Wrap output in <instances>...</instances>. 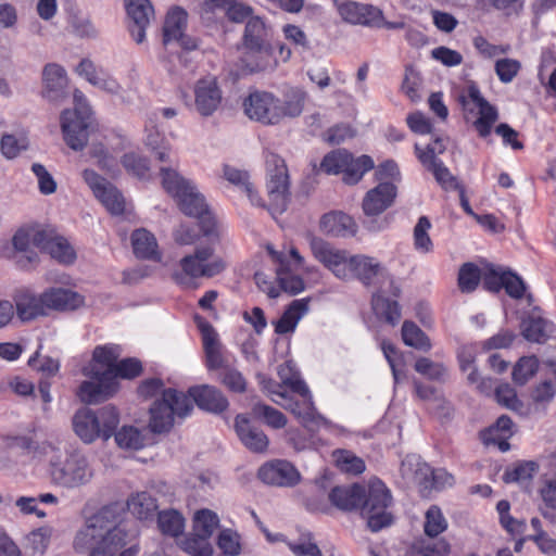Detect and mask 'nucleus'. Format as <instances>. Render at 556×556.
Returning a JSON list of instances; mask_svg holds the SVG:
<instances>
[{
	"mask_svg": "<svg viewBox=\"0 0 556 556\" xmlns=\"http://www.w3.org/2000/svg\"><path fill=\"white\" fill-rule=\"evenodd\" d=\"M108 514V510H101L87 519L75 535L74 549L88 553V556H136L139 547H126L127 532L109 520Z\"/></svg>",
	"mask_w": 556,
	"mask_h": 556,
	"instance_id": "f257e3e1",
	"label": "nucleus"
},
{
	"mask_svg": "<svg viewBox=\"0 0 556 556\" xmlns=\"http://www.w3.org/2000/svg\"><path fill=\"white\" fill-rule=\"evenodd\" d=\"M309 248L313 256L342 280L356 279L363 286L374 285L383 267L379 261L365 254L350 255L348 251L334 248L326 240L311 236Z\"/></svg>",
	"mask_w": 556,
	"mask_h": 556,
	"instance_id": "f03ea898",
	"label": "nucleus"
},
{
	"mask_svg": "<svg viewBox=\"0 0 556 556\" xmlns=\"http://www.w3.org/2000/svg\"><path fill=\"white\" fill-rule=\"evenodd\" d=\"M160 177L163 189L175 199L179 210L198 220L201 233L214 236L217 227L215 216L195 186L172 167L162 166Z\"/></svg>",
	"mask_w": 556,
	"mask_h": 556,
	"instance_id": "7ed1b4c3",
	"label": "nucleus"
},
{
	"mask_svg": "<svg viewBox=\"0 0 556 556\" xmlns=\"http://www.w3.org/2000/svg\"><path fill=\"white\" fill-rule=\"evenodd\" d=\"M179 265L180 270L173 273V279L182 289H197L198 278H212L225 269V263L220 257H214L211 247L197 248L194 253L184 256Z\"/></svg>",
	"mask_w": 556,
	"mask_h": 556,
	"instance_id": "20e7f679",
	"label": "nucleus"
},
{
	"mask_svg": "<svg viewBox=\"0 0 556 556\" xmlns=\"http://www.w3.org/2000/svg\"><path fill=\"white\" fill-rule=\"evenodd\" d=\"M119 424V413L113 405H106L93 412L81 408L73 418L75 433L85 442L92 443L97 439L109 440Z\"/></svg>",
	"mask_w": 556,
	"mask_h": 556,
	"instance_id": "39448f33",
	"label": "nucleus"
},
{
	"mask_svg": "<svg viewBox=\"0 0 556 556\" xmlns=\"http://www.w3.org/2000/svg\"><path fill=\"white\" fill-rule=\"evenodd\" d=\"M192 410L193 404L184 392L167 388L150 408L149 427L153 433L168 432L174 426L175 416L185 418Z\"/></svg>",
	"mask_w": 556,
	"mask_h": 556,
	"instance_id": "423d86ee",
	"label": "nucleus"
},
{
	"mask_svg": "<svg viewBox=\"0 0 556 556\" xmlns=\"http://www.w3.org/2000/svg\"><path fill=\"white\" fill-rule=\"evenodd\" d=\"M74 109L64 110L61 114V128L66 144L81 151L88 141V129L92 124V111L85 94L75 89Z\"/></svg>",
	"mask_w": 556,
	"mask_h": 556,
	"instance_id": "0eeeda50",
	"label": "nucleus"
},
{
	"mask_svg": "<svg viewBox=\"0 0 556 556\" xmlns=\"http://www.w3.org/2000/svg\"><path fill=\"white\" fill-rule=\"evenodd\" d=\"M392 502L391 491L386 483L378 478L371 479L365 489V496L359 508L372 532H378L392 525L393 515L389 511Z\"/></svg>",
	"mask_w": 556,
	"mask_h": 556,
	"instance_id": "6e6552de",
	"label": "nucleus"
},
{
	"mask_svg": "<svg viewBox=\"0 0 556 556\" xmlns=\"http://www.w3.org/2000/svg\"><path fill=\"white\" fill-rule=\"evenodd\" d=\"M375 168L371 156L363 154L354 155L345 149H337L328 152L320 162V169L327 175L342 174V180L346 185L358 184L366 173Z\"/></svg>",
	"mask_w": 556,
	"mask_h": 556,
	"instance_id": "1a4fd4ad",
	"label": "nucleus"
},
{
	"mask_svg": "<svg viewBox=\"0 0 556 556\" xmlns=\"http://www.w3.org/2000/svg\"><path fill=\"white\" fill-rule=\"evenodd\" d=\"M239 65L245 73H258L274 70L279 62H287L291 58V49L283 42L260 47L238 48Z\"/></svg>",
	"mask_w": 556,
	"mask_h": 556,
	"instance_id": "9d476101",
	"label": "nucleus"
},
{
	"mask_svg": "<svg viewBox=\"0 0 556 556\" xmlns=\"http://www.w3.org/2000/svg\"><path fill=\"white\" fill-rule=\"evenodd\" d=\"M267 170L268 211L274 215L287 210L289 199V175L285 160L276 153L265 155Z\"/></svg>",
	"mask_w": 556,
	"mask_h": 556,
	"instance_id": "9b49d317",
	"label": "nucleus"
},
{
	"mask_svg": "<svg viewBox=\"0 0 556 556\" xmlns=\"http://www.w3.org/2000/svg\"><path fill=\"white\" fill-rule=\"evenodd\" d=\"M50 475L55 484L74 489L87 484L91 480L93 471L87 457L79 452H74L63 462L52 463Z\"/></svg>",
	"mask_w": 556,
	"mask_h": 556,
	"instance_id": "f8f14e48",
	"label": "nucleus"
},
{
	"mask_svg": "<svg viewBox=\"0 0 556 556\" xmlns=\"http://www.w3.org/2000/svg\"><path fill=\"white\" fill-rule=\"evenodd\" d=\"M83 374L90 380L83 381L76 395L85 404H98L113 397L119 390V382L110 371H100L97 366L84 368Z\"/></svg>",
	"mask_w": 556,
	"mask_h": 556,
	"instance_id": "ddd939ff",
	"label": "nucleus"
},
{
	"mask_svg": "<svg viewBox=\"0 0 556 556\" xmlns=\"http://www.w3.org/2000/svg\"><path fill=\"white\" fill-rule=\"evenodd\" d=\"M341 16L344 21L354 24L363 25L370 28H386V29H403L405 28L404 21L389 22L384 18L382 10L372 4H363L358 2H348L339 9Z\"/></svg>",
	"mask_w": 556,
	"mask_h": 556,
	"instance_id": "4468645a",
	"label": "nucleus"
},
{
	"mask_svg": "<svg viewBox=\"0 0 556 556\" xmlns=\"http://www.w3.org/2000/svg\"><path fill=\"white\" fill-rule=\"evenodd\" d=\"M242 105L244 114L252 121L264 125H276L280 122L279 98L271 92H250Z\"/></svg>",
	"mask_w": 556,
	"mask_h": 556,
	"instance_id": "2eb2a0df",
	"label": "nucleus"
},
{
	"mask_svg": "<svg viewBox=\"0 0 556 556\" xmlns=\"http://www.w3.org/2000/svg\"><path fill=\"white\" fill-rule=\"evenodd\" d=\"M283 383L290 387L293 392L302 396L301 401H291L289 404L290 412L300 420L307 429L318 428L325 420L317 413L306 383L299 378L283 379Z\"/></svg>",
	"mask_w": 556,
	"mask_h": 556,
	"instance_id": "dca6fc26",
	"label": "nucleus"
},
{
	"mask_svg": "<svg viewBox=\"0 0 556 556\" xmlns=\"http://www.w3.org/2000/svg\"><path fill=\"white\" fill-rule=\"evenodd\" d=\"M33 244L60 264L70 265L76 260V252L67 239L52 228H38L33 236Z\"/></svg>",
	"mask_w": 556,
	"mask_h": 556,
	"instance_id": "f3484780",
	"label": "nucleus"
},
{
	"mask_svg": "<svg viewBox=\"0 0 556 556\" xmlns=\"http://www.w3.org/2000/svg\"><path fill=\"white\" fill-rule=\"evenodd\" d=\"M84 181L92 190L94 197L112 215H122L125 211V200L118 189L93 169L83 172Z\"/></svg>",
	"mask_w": 556,
	"mask_h": 556,
	"instance_id": "a211bd4d",
	"label": "nucleus"
},
{
	"mask_svg": "<svg viewBox=\"0 0 556 556\" xmlns=\"http://www.w3.org/2000/svg\"><path fill=\"white\" fill-rule=\"evenodd\" d=\"M193 320L201 333L204 351V365L208 371L224 370L229 365L223 354V344L215 328L201 315H194Z\"/></svg>",
	"mask_w": 556,
	"mask_h": 556,
	"instance_id": "6ab92c4d",
	"label": "nucleus"
},
{
	"mask_svg": "<svg viewBox=\"0 0 556 556\" xmlns=\"http://www.w3.org/2000/svg\"><path fill=\"white\" fill-rule=\"evenodd\" d=\"M464 106H467L471 101L479 109V117L473 122V127L479 137L486 138L490 136L492 128L498 119V111L480 92L476 85L467 88V94L460 98Z\"/></svg>",
	"mask_w": 556,
	"mask_h": 556,
	"instance_id": "aec40b11",
	"label": "nucleus"
},
{
	"mask_svg": "<svg viewBox=\"0 0 556 556\" xmlns=\"http://www.w3.org/2000/svg\"><path fill=\"white\" fill-rule=\"evenodd\" d=\"M397 197V187L394 182H379L369 189L362 200L364 215L376 217L393 206Z\"/></svg>",
	"mask_w": 556,
	"mask_h": 556,
	"instance_id": "412c9836",
	"label": "nucleus"
},
{
	"mask_svg": "<svg viewBox=\"0 0 556 556\" xmlns=\"http://www.w3.org/2000/svg\"><path fill=\"white\" fill-rule=\"evenodd\" d=\"M393 298L386 295L383 291H377L371 296V308L376 318L391 327H395L402 319V306L397 298L401 289L396 286L392 289Z\"/></svg>",
	"mask_w": 556,
	"mask_h": 556,
	"instance_id": "4be33fe9",
	"label": "nucleus"
},
{
	"mask_svg": "<svg viewBox=\"0 0 556 556\" xmlns=\"http://www.w3.org/2000/svg\"><path fill=\"white\" fill-rule=\"evenodd\" d=\"M200 409L220 414L225 412L229 402L223 392L211 384H198L192 386L185 393Z\"/></svg>",
	"mask_w": 556,
	"mask_h": 556,
	"instance_id": "5701e85b",
	"label": "nucleus"
},
{
	"mask_svg": "<svg viewBox=\"0 0 556 556\" xmlns=\"http://www.w3.org/2000/svg\"><path fill=\"white\" fill-rule=\"evenodd\" d=\"M257 476L264 483L279 486H293L300 481L298 469L287 460L264 464Z\"/></svg>",
	"mask_w": 556,
	"mask_h": 556,
	"instance_id": "b1692460",
	"label": "nucleus"
},
{
	"mask_svg": "<svg viewBox=\"0 0 556 556\" xmlns=\"http://www.w3.org/2000/svg\"><path fill=\"white\" fill-rule=\"evenodd\" d=\"M127 15L132 21L129 31L137 43L143 42L146 29L150 24L154 10L150 0H125Z\"/></svg>",
	"mask_w": 556,
	"mask_h": 556,
	"instance_id": "393cba45",
	"label": "nucleus"
},
{
	"mask_svg": "<svg viewBox=\"0 0 556 556\" xmlns=\"http://www.w3.org/2000/svg\"><path fill=\"white\" fill-rule=\"evenodd\" d=\"M235 429L240 441L254 453L267 450L269 440L262 429L252 425L249 417L239 414L235 419Z\"/></svg>",
	"mask_w": 556,
	"mask_h": 556,
	"instance_id": "a878e982",
	"label": "nucleus"
},
{
	"mask_svg": "<svg viewBox=\"0 0 556 556\" xmlns=\"http://www.w3.org/2000/svg\"><path fill=\"white\" fill-rule=\"evenodd\" d=\"M13 300L17 316L23 321L33 320L48 314L45 292L36 295L28 289H20L15 292Z\"/></svg>",
	"mask_w": 556,
	"mask_h": 556,
	"instance_id": "bb28decb",
	"label": "nucleus"
},
{
	"mask_svg": "<svg viewBox=\"0 0 556 556\" xmlns=\"http://www.w3.org/2000/svg\"><path fill=\"white\" fill-rule=\"evenodd\" d=\"M514 422L507 415H502L496 422L479 432V439L485 446H496L501 452L510 448L508 440L513 437Z\"/></svg>",
	"mask_w": 556,
	"mask_h": 556,
	"instance_id": "cd10ccee",
	"label": "nucleus"
},
{
	"mask_svg": "<svg viewBox=\"0 0 556 556\" xmlns=\"http://www.w3.org/2000/svg\"><path fill=\"white\" fill-rule=\"evenodd\" d=\"M267 252L271 260L278 265L277 281L279 292L285 291L290 294H298L304 290V281L300 276L290 273L289 262L283 252L275 251L271 245L267 247Z\"/></svg>",
	"mask_w": 556,
	"mask_h": 556,
	"instance_id": "c85d7f7f",
	"label": "nucleus"
},
{
	"mask_svg": "<svg viewBox=\"0 0 556 556\" xmlns=\"http://www.w3.org/2000/svg\"><path fill=\"white\" fill-rule=\"evenodd\" d=\"M195 108L203 116L212 115L222 102V91L215 79H200L194 88Z\"/></svg>",
	"mask_w": 556,
	"mask_h": 556,
	"instance_id": "c756f323",
	"label": "nucleus"
},
{
	"mask_svg": "<svg viewBox=\"0 0 556 556\" xmlns=\"http://www.w3.org/2000/svg\"><path fill=\"white\" fill-rule=\"evenodd\" d=\"M271 39V27L266 24L263 17L252 16L245 23L241 42L238 48L275 45Z\"/></svg>",
	"mask_w": 556,
	"mask_h": 556,
	"instance_id": "7c9ffc66",
	"label": "nucleus"
},
{
	"mask_svg": "<svg viewBox=\"0 0 556 556\" xmlns=\"http://www.w3.org/2000/svg\"><path fill=\"white\" fill-rule=\"evenodd\" d=\"M365 496V488L358 483L338 485L331 489L329 501L341 510L351 511L361 507Z\"/></svg>",
	"mask_w": 556,
	"mask_h": 556,
	"instance_id": "2f4dec72",
	"label": "nucleus"
},
{
	"mask_svg": "<svg viewBox=\"0 0 556 556\" xmlns=\"http://www.w3.org/2000/svg\"><path fill=\"white\" fill-rule=\"evenodd\" d=\"M319 226L321 231L334 237L354 236L357 231L353 217L340 211L324 214Z\"/></svg>",
	"mask_w": 556,
	"mask_h": 556,
	"instance_id": "473e14b6",
	"label": "nucleus"
},
{
	"mask_svg": "<svg viewBox=\"0 0 556 556\" xmlns=\"http://www.w3.org/2000/svg\"><path fill=\"white\" fill-rule=\"evenodd\" d=\"M76 72L79 76L84 77L91 85L110 93H117L121 89L118 83L109 76L102 68H97L93 62L89 59H83Z\"/></svg>",
	"mask_w": 556,
	"mask_h": 556,
	"instance_id": "72a5a7b5",
	"label": "nucleus"
},
{
	"mask_svg": "<svg viewBox=\"0 0 556 556\" xmlns=\"http://www.w3.org/2000/svg\"><path fill=\"white\" fill-rule=\"evenodd\" d=\"M45 299L48 311H74L85 304L84 295L64 288H50L45 291Z\"/></svg>",
	"mask_w": 556,
	"mask_h": 556,
	"instance_id": "f704fd0d",
	"label": "nucleus"
},
{
	"mask_svg": "<svg viewBox=\"0 0 556 556\" xmlns=\"http://www.w3.org/2000/svg\"><path fill=\"white\" fill-rule=\"evenodd\" d=\"M38 229H18L13 236L12 243L17 254L15 255L16 263L23 269H29L38 263V254L29 250L33 243V236Z\"/></svg>",
	"mask_w": 556,
	"mask_h": 556,
	"instance_id": "c9c22d12",
	"label": "nucleus"
},
{
	"mask_svg": "<svg viewBox=\"0 0 556 556\" xmlns=\"http://www.w3.org/2000/svg\"><path fill=\"white\" fill-rule=\"evenodd\" d=\"M131 247L137 258L154 262L162 258L156 238L144 228L136 229L131 233Z\"/></svg>",
	"mask_w": 556,
	"mask_h": 556,
	"instance_id": "e433bc0d",
	"label": "nucleus"
},
{
	"mask_svg": "<svg viewBox=\"0 0 556 556\" xmlns=\"http://www.w3.org/2000/svg\"><path fill=\"white\" fill-rule=\"evenodd\" d=\"M308 312V299L293 300L274 323L277 334H287L295 330L301 318Z\"/></svg>",
	"mask_w": 556,
	"mask_h": 556,
	"instance_id": "4c0bfd02",
	"label": "nucleus"
},
{
	"mask_svg": "<svg viewBox=\"0 0 556 556\" xmlns=\"http://www.w3.org/2000/svg\"><path fill=\"white\" fill-rule=\"evenodd\" d=\"M157 501L149 492L131 494L127 500L128 511L139 520H151L157 513Z\"/></svg>",
	"mask_w": 556,
	"mask_h": 556,
	"instance_id": "58836bf2",
	"label": "nucleus"
},
{
	"mask_svg": "<svg viewBox=\"0 0 556 556\" xmlns=\"http://www.w3.org/2000/svg\"><path fill=\"white\" fill-rule=\"evenodd\" d=\"M188 24V13L180 7L170 9L165 17L163 26V43L166 46L180 38Z\"/></svg>",
	"mask_w": 556,
	"mask_h": 556,
	"instance_id": "ea45409f",
	"label": "nucleus"
},
{
	"mask_svg": "<svg viewBox=\"0 0 556 556\" xmlns=\"http://www.w3.org/2000/svg\"><path fill=\"white\" fill-rule=\"evenodd\" d=\"M45 93L49 98L59 97L67 86L65 70L55 63L47 64L42 72Z\"/></svg>",
	"mask_w": 556,
	"mask_h": 556,
	"instance_id": "a19ab883",
	"label": "nucleus"
},
{
	"mask_svg": "<svg viewBox=\"0 0 556 556\" xmlns=\"http://www.w3.org/2000/svg\"><path fill=\"white\" fill-rule=\"evenodd\" d=\"M224 177L232 185L241 188L251 203L255 206L266 207L265 202L258 197L254 190L253 184L250 181L248 172L241 170L229 165L224 166Z\"/></svg>",
	"mask_w": 556,
	"mask_h": 556,
	"instance_id": "79ce46f5",
	"label": "nucleus"
},
{
	"mask_svg": "<svg viewBox=\"0 0 556 556\" xmlns=\"http://www.w3.org/2000/svg\"><path fill=\"white\" fill-rule=\"evenodd\" d=\"M121 354L122 348L118 344L106 343L103 345H97L92 352L90 365L104 367V371H110V376H113L112 372L114 371V366L117 365Z\"/></svg>",
	"mask_w": 556,
	"mask_h": 556,
	"instance_id": "37998d69",
	"label": "nucleus"
},
{
	"mask_svg": "<svg viewBox=\"0 0 556 556\" xmlns=\"http://www.w3.org/2000/svg\"><path fill=\"white\" fill-rule=\"evenodd\" d=\"M401 333L405 345L425 352L431 350L432 344L429 337L414 321L405 320Z\"/></svg>",
	"mask_w": 556,
	"mask_h": 556,
	"instance_id": "c03bdc74",
	"label": "nucleus"
},
{
	"mask_svg": "<svg viewBox=\"0 0 556 556\" xmlns=\"http://www.w3.org/2000/svg\"><path fill=\"white\" fill-rule=\"evenodd\" d=\"M156 515L157 527L163 534L176 538L182 533L185 519L179 511L168 509L159 511Z\"/></svg>",
	"mask_w": 556,
	"mask_h": 556,
	"instance_id": "a18cd8bd",
	"label": "nucleus"
},
{
	"mask_svg": "<svg viewBox=\"0 0 556 556\" xmlns=\"http://www.w3.org/2000/svg\"><path fill=\"white\" fill-rule=\"evenodd\" d=\"M146 146L154 157L161 163H172V147L157 129H147Z\"/></svg>",
	"mask_w": 556,
	"mask_h": 556,
	"instance_id": "49530a36",
	"label": "nucleus"
},
{
	"mask_svg": "<svg viewBox=\"0 0 556 556\" xmlns=\"http://www.w3.org/2000/svg\"><path fill=\"white\" fill-rule=\"evenodd\" d=\"M522 334L531 342L543 343L547 340V320L539 315H530L522 321Z\"/></svg>",
	"mask_w": 556,
	"mask_h": 556,
	"instance_id": "de8ad7c7",
	"label": "nucleus"
},
{
	"mask_svg": "<svg viewBox=\"0 0 556 556\" xmlns=\"http://www.w3.org/2000/svg\"><path fill=\"white\" fill-rule=\"evenodd\" d=\"M305 100L306 93L303 90L295 88L288 91L283 101L279 99L280 121L287 116H299L304 109Z\"/></svg>",
	"mask_w": 556,
	"mask_h": 556,
	"instance_id": "09e8293b",
	"label": "nucleus"
},
{
	"mask_svg": "<svg viewBox=\"0 0 556 556\" xmlns=\"http://www.w3.org/2000/svg\"><path fill=\"white\" fill-rule=\"evenodd\" d=\"M448 527L442 509L431 505L425 514L424 532L428 538L434 539L446 531Z\"/></svg>",
	"mask_w": 556,
	"mask_h": 556,
	"instance_id": "8fccbe9b",
	"label": "nucleus"
},
{
	"mask_svg": "<svg viewBox=\"0 0 556 556\" xmlns=\"http://www.w3.org/2000/svg\"><path fill=\"white\" fill-rule=\"evenodd\" d=\"M481 275L482 271L478 265L471 262L464 263L458 270V289L463 293L473 292L481 282Z\"/></svg>",
	"mask_w": 556,
	"mask_h": 556,
	"instance_id": "3c124183",
	"label": "nucleus"
},
{
	"mask_svg": "<svg viewBox=\"0 0 556 556\" xmlns=\"http://www.w3.org/2000/svg\"><path fill=\"white\" fill-rule=\"evenodd\" d=\"M219 526V518L211 509H200L193 517V532L210 539Z\"/></svg>",
	"mask_w": 556,
	"mask_h": 556,
	"instance_id": "603ef678",
	"label": "nucleus"
},
{
	"mask_svg": "<svg viewBox=\"0 0 556 556\" xmlns=\"http://www.w3.org/2000/svg\"><path fill=\"white\" fill-rule=\"evenodd\" d=\"M336 466L345 473L361 475L365 471V462L348 450H338L333 453Z\"/></svg>",
	"mask_w": 556,
	"mask_h": 556,
	"instance_id": "864d4df0",
	"label": "nucleus"
},
{
	"mask_svg": "<svg viewBox=\"0 0 556 556\" xmlns=\"http://www.w3.org/2000/svg\"><path fill=\"white\" fill-rule=\"evenodd\" d=\"M252 414L274 429H281L287 425V418L280 410L264 403L254 404Z\"/></svg>",
	"mask_w": 556,
	"mask_h": 556,
	"instance_id": "5fc2aeb1",
	"label": "nucleus"
},
{
	"mask_svg": "<svg viewBox=\"0 0 556 556\" xmlns=\"http://www.w3.org/2000/svg\"><path fill=\"white\" fill-rule=\"evenodd\" d=\"M208 540L192 532L180 541V547L191 556H212L213 547Z\"/></svg>",
	"mask_w": 556,
	"mask_h": 556,
	"instance_id": "6e6d98bb",
	"label": "nucleus"
},
{
	"mask_svg": "<svg viewBox=\"0 0 556 556\" xmlns=\"http://www.w3.org/2000/svg\"><path fill=\"white\" fill-rule=\"evenodd\" d=\"M219 382L232 393H244L247 391L248 382L241 371L233 366L225 367L219 372Z\"/></svg>",
	"mask_w": 556,
	"mask_h": 556,
	"instance_id": "4d7b16f0",
	"label": "nucleus"
},
{
	"mask_svg": "<svg viewBox=\"0 0 556 556\" xmlns=\"http://www.w3.org/2000/svg\"><path fill=\"white\" fill-rule=\"evenodd\" d=\"M431 223L427 216H420L414 228V248L421 253H429L433 250V242L429 236Z\"/></svg>",
	"mask_w": 556,
	"mask_h": 556,
	"instance_id": "13d9d810",
	"label": "nucleus"
},
{
	"mask_svg": "<svg viewBox=\"0 0 556 556\" xmlns=\"http://www.w3.org/2000/svg\"><path fill=\"white\" fill-rule=\"evenodd\" d=\"M113 434L116 444L122 448L139 450L143 446V437L134 426H124Z\"/></svg>",
	"mask_w": 556,
	"mask_h": 556,
	"instance_id": "bf43d9fd",
	"label": "nucleus"
},
{
	"mask_svg": "<svg viewBox=\"0 0 556 556\" xmlns=\"http://www.w3.org/2000/svg\"><path fill=\"white\" fill-rule=\"evenodd\" d=\"M287 546L295 556H323L311 532L301 533L298 541L287 542Z\"/></svg>",
	"mask_w": 556,
	"mask_h": 556,
	"instance_id": "052dcab7",
	"label": "nucleus"
},
{
	"mask_svg": "<svg viewBox=\"0 0 556 556\" xmlns=\"http://www.w3.org/2000/svg\"><path fill=\"white\" fill-rule=\"evenodd\" d=\"M538 369L539 361L535 356H523L514 366L513 380L522 386L536 374Z\"/></svg>",
	"mask_w": 556,
	"mask_h": 556,
	"instance_id": "680f3d73",
	"label": "nucleus"
},
{
	"mask_svg": "<svg viewBox=\"0 0 556 556\" xmlns=\"http://www.w3.org/2000/svg\"><path fill=\"white\" fill-rule=\"evenodd\" d=\"M143 372V366L140 359L136 357H126L118 361L117 365L114 366V371L112 372L113 379H126L132 380L137 377L141 376Z\"/></svg>",
	"mask_w": 556,
	"mask_h": 556,
	"instance_id": "e2e57ef3",
	"label": "nucleus"
},
{
	"mask_svg": "<svg viewBox=\"0 0 556 556\" xmlns=\"http://www.w3.org/2000/svg\"><path fill=\"white\" fill-rule=\"evenodd\" d=\"M414 369L433 381H444L446 376V368L441 363H435L428 357H419L414 365Z\"/></svg>",
	"mask_w": 556,
	"mask_h": 556,
	"instance_id": "0e129e2a",
	"label": "nucleus"
},
{
	"mask_svg": "<svg viewBox=\"0 0 556 556\" xmlns=\"http://www.w3.org/2000/svg\"><path fill=\"white\" fill-rule=\"evenodd\" d=\"M122 164L125 169L137 176L138 178H146L150 173L149 160L137 153L129 152L122 157Z\"/></svg>",
	"mask_w": 556,
	"mask_h": 556,
	"instance_id": "69168bd1",
	"label": "nucleus"
},
{
	"mask_svg": "<svg viewBox=\"0 0 556 556\" xmlns=\"http://www.w3.org/2000/svg\"><path fill=\"white\" fill-rule=\"evenodd\" d=\"M538 468V464L532 460L518 463L505 470L503 479L507 483L526 481L532 478Z\"/></svg>",
	"mask_w": 556,
	"mask_h": 556,
	"instance_id": "338daca9",
	"label": "nucleus"
},
{
	"mask_svg": "<svg viewBox=\"0 0 556 556\" xmlns=\"http://www.w3.org/2000/svg\"><path fill=\"white\" fill-rule=\"evenodd\" d=\"M217 546L224 554L236 556L241 551L240 535L230 529L222 530L217 538Z\"/></svg>",
	"mask_w": 556,
	"mask_h": 556,
	"instance_id": "774afa93",
	"label": "nucleus"
}]
</instances>
